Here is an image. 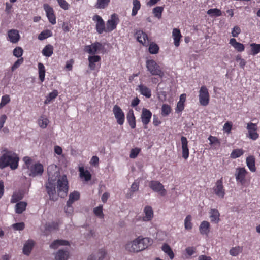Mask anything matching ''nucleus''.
Here are the masks:
<instances>
[{
    "label": "nucleus",
    "instance_id": "obj_1",
    "mask_svg": "<svg viewBox=\"0 0 260 260\" xmlns=\"http://www.w3.org/2000/svg\"><path fill=\"white\" fill-rule=\"evenodd\" d=\"M48 180L46 184V188L50 199L54 200L55 196L56 184L58 195L61 198H64L67 196L69 190V182L66 175H60L59 172L56 171L53 175L50 172H48Z\"/></svg>",
    "mask_w": 260,
    "mask_h": 260
},
{
    "label": "nucleus",
    "instance_id": "obj_2",
    "mask_svg": "<svg viewBox=\"0 0 260 260\" xmlns=\"http://www.w3.org/2000/svg\"><path fill=\"white\" fill-rule=\"evenodd\" d=\"M19 158L15 152L4 148L1 151L0 156V169H3L10 167L12 170L18 168Z\"/></svg>",
    "mask_w": 260,
    "mask_h": 260
},
{
    "label": "nucleus",
    "instance_id": "obj_3",
    "mask_svg": "<svg viewBox=\"0 0 260 260\" xmlns=\"http://www.w3.org/2000/svg\"><path fill=\"white\" fill-rule=\"evenodd\" d=\"M146 66L148 71L153 76H158L161 79L164 77V73L160 66L153 59H148L146 62Z\"/></svg>",
    "mask_w": 260,
    "mask_h": 260
},
{
    "label": "nucleus",
    "instance_id": "obj_4",
    "mask_svg": "<svg viewBox=\"0 0 260 260\" xmlns=\"http://www.w3.org/2000/svg\"><path fill=\"white\" fill-rule=\"evenodd\" d=\"M84 51L92 55L99 52L104 53L105 52L104 45L99 42H95L90 45H86Z\"/></svg>",
    "mask_w": 260,
    "mask_h": 260
},
{
    "label": "nucleus",
    "instance_id": "obj_5",
    "mask_svg": "<svg viewBox=\"0 0 260 260\" xmlns=\"http://www.w3.org/2000/svg\"><path fill=\"white\" fill-rule=\"evenodd\" d=\"M120 22L119 17L116 13L112 14L106 24V32H110L117 28V26Z\"/></svg>",
    "mask_w": 260,
    "mask_h": 260
},
{
    "label": "nucleus",
    "instance_id": "obj_6",
    "mask_svg": "<svg viewBox=\"0 0 260 260\" xmlns=\"http://www.w3.org/2000/svg\"><path fill=\"white\" fill-rule=\"evenodd\" d=\"M199 99L201 105L206 106L209 104L210 95L208 89L205 86H202L199 91Z\"/></svg>",
    "mask_w": 260,
    "mask_h": 260
},
{
    "label": "nucleus",
    "instance_id": "obj_7",
    "mask_svg": "<svg viewBox=\"0 0 260 260\" xmlns=\"http://www.w3.org/2000/svg\"><path fill=\"white\" fill-rule=\"evenodd\" d=\"M212 189L214 193L219 198L223 199L224 197L225 190L223 186V177L216 181Z\"/></svg>",
    "mask_w": 260,
    "mask_h": 260
},
{
    "label": "nucleus",
    "instance_id": "obj_8",
    "mask_svg": "<svg viewBox=\"0 0 260 260\" xmlns=\"http://www.w3.org/2000/svg\"><path fill=\"white\" fill-rule=\"evenodd\" d=\"M112 111L117 123L122 125L125 121V114L122 109L118 105H115L113 107Z\"/></svg>",
    "mask_w": 260,
    "mask_h": 260
},
{
    "label": "nucleus",
    "instance_id": "obj_9",
    "mask_svg": "<svg viewBox=\"0 0 260 260\" xmlns=\"http://www.w3.org/2000/svg\"><path fill=\"white\" fill-rule=\"evenodd\" d=\"M248 172L244 167L236 168L235 176L237 183L244 185L246 182V176Z\"/></svg>",
    "mask_w": 260,
    "mask_h": 260
},
{
    "label": "nucleus",
    "instance_id": "obj_10",
    "mask_svg": "<svg viewBox=\"0 0 260 260\" xmlns=\"http://www.w3.org/2000/svg\"><path fill=\"white\" fill-rule=\"evenodd\" d=\"M93 21L95 23V29L99 34L106 32V24L103 18L99 15L95 14L92 17Z\"/></svg>",
    "mask_w": 260,
    "mask_h": 260
},
{
    "label": "nucleus",
    "instance_id": "obj_11",
    "mask_svg": "<svg viewBox=\"0 0 260 260\" xmlns=\"http://www.w3.org/2000/svg\"><path fill=\"white\" fill-rule=\"evenodd\" d=\"M43 8L49 22L52 25L55 24L56 23V17L53 8L48 4H44Z\"/></svg>",
    "mask_w": 260,
    "mask_h": 260
},
{
    "label": "nucleus",
    "instance_id": "obj_12",
    "mask_svg": "<svg viewBox=\"0 0 260 260\" xmlns=\"http://www.w3.org/2000/svg\"><path fill=\"white\" fill-rule=\"evenodd\" d=\"M246 128L248 131V137L253 140H256L259 137V134L257 133L258 127L256 123L249 122L247 124Z\"/></svg>",
    "mask_w": 260,
    "mask_h": 260
},
{
    "label": "nucleus",
    "instance_id": "obj_13",
    "mask_svg": "<svg viewBox=\"0 0 260 260\" xmlns=\"http://www.w3.org/2000/svg\"><path fill=\"white\" fill-rule=\"evenodd\" d=\"M136 240L139 247L138 248L136 249L139 250V251L145 249L152 243V241L149 238H143L142 236H139Z\"/></svg>",
    "mask_w": 260,
    "mask_h": 260
},
{
    "label": "nucleus",
    "instance_id": "obj_14",
    "mask_svg": "<svg viewBox=\"0 0 260 260\" xmlns=\"http://www.w3.org/2000/svg\"><path fill=\"white\" fill-rule=\"evenodd\" d=\"M152 117V113L151 112L146 109L143 108L142 110V113L141 115V119L144 128L145 129L147 128V125L150 122L151 119Z\"/></svg>",
    "mask_w": 260,
    "mask_h": 260
},
{
    "label": "nucleus",
    "instance_id": "obj_15",
    "mask_svg": "<svg viewBox=\"0 0 260 260\" xmlns=\"http://www.w3.org/2000/svg\"><path fill=\"white\" fill-rule=\"evenodd\" d=\"M20 39V35L17 29H12L7 32V40L13 44L17 43Z\"/></svg>",
    "mask_w": 260,
    "mask_h": 260
},
{
    "label": "nucleus",
    "instance_id": "obj_16",
    "mask_svg": "<svg viewBox=\"0 0 260 260\" xmlns=\"http://www.w3.org/2000/svg\"><path fill=\"white\" fill-rule=\"evenodd\" d=\"M181 143L182 149V156L184 159L186 160L189 157V150L188 147V141L185 137L181 136Z\"/></svg>",
    "mask_w": 260,
    "mask_h": 260
},
{
    "label": "nucleus",
    "instance_id": "obj_17",
    "mask_svg": "<svg viewBox=\"0 0 260 260\" xmlns=\"http://www.w3.org/2000/svg\"><path fill=\"white\" fill-rule=\"evenodd\" d=\"M149 187L154 191L159 192L161 196L166 194V191L164 185L157 181H151L149 183Z\"/></svg>",
    "mask_w": 260,
    "mask_h": 260
},
{
    "label": "nucleus",
    "instance_id": "obj_18",
    "mask_svg": "<svg viewBox=\"0 0 260 260\" xmlns=\"http://www.w3.org/2000/svg\"><path fill=\"white\" fill-rule=\"evenodd\" d=\"M135 37L137 41L144 46H147L149 44V40L147 35L142 30H137L135 34Z\"/></svg>",
    "mask_w": 260,
    "mask_h": 260
},
{
    "label": "nucleus",
    "instance_id": "obj_19",
    "mask_svg": "<svg viewBox=\"0 0 260 260\" xmlns=\"http://www.w3.org/2000/svg\"><path fill=\"white\" fill-rule=\"evenodd\" d=\"M44 171L43 165L40 163H36L30 168L29 175L35 177L37 175H41Z\"/></svg>",
    "mask_w": 260,
    "mask_h": 260
},
{
    "label": "nucleus",
    "instance_id": "obj_20",
    "mask_svg": "<svg viewBox=\"0 0 260 260\" xmlns=\"http://www.w3.org/2000/svg\"><path fill=\"white\" fill-rule=\"evenodd\" d=\"M88 60L89 61V68L91 70H94L96 68V63H98V68L99 69L101 67V63L100 62L101 61V58L99 55H91L89 56L88 58Z\"/></svg>",
    "mask_w": 260,
    "mask_h": 260
},
{
    "label": "nucleus",
    "instance_id": "obj_21",
    "mask_svg": "<svg viewBox=\"0 0 260 260\" xmlns=\"http://www.w3.org/2000/svg\"><path fill=\"white\" fill-rule=\"evenodd\" d=\"M143 212L145 214V216L143 217V221H150L153 217V211L151 206L148 205L145 206Z\"/></svg>",
    "mask_w": 260,
    "mask_h": 260
},
{
    "label": "nucleus",
    "instance_id": "obj_22",
    "mask_svg": "<svg viewBox=\"0 0 260 260\" xmlns=\"http://www.w3.org/2000/svg\"><path fill=\"white\" fill-rule=\"evenodd\" d=\"M180 30L178 28H174L172 31V37L174 40V45L178 47L180 45V40L182 38Z\"/></svg>",
    "mask_w": 260,
    "mask_h": 260
},
{
    "label": "nucleus",
    "instance_id": "obj_23",
    "mask_svg": "<svg viewBox=\"0 0 260 260\" xmlns=\"http://www.w3.org/2000/svg\"><path fill=\"white\" fill-rule=\"evenodd\" d=\"M126 118L131 128L132 129L135 128L136 126V118L132 109L129 110L127 113Z\"/></svg>",
    "mask_w": 260,
    "mask_h": 260
},
{
    "label": "nucleus",
    "instance_id": "obj_24",
    "mask_svg": "<svg viewBox=\"0 0 260 260\" xmlns=\"http://www.w3.org/2000/svg\"><path fill=\"white\" fill-rule=\"evenodd\" d=\"M210 229V224L208 221H203L199 226V231L201 234L208 235Z\"/></svg>",
    "mask_w": 260,
    "mask_h": 260
},
{
    "label": "nucleus",
    "instance_id": "obj_25",
    "mask_svg": "<svg viewBox=\"0 0 260 260\" xmlns=\"http://www.w3.org/2000/svg\"><path fill=\"white\" fill-rule=\"evenodd\" d=\"M211 222L218 223L220 221V213L217 209H211L209 212Z\"/></svg>",
    "mask_w": 260,
    "mask_h": 260
},
{
    "label": "nucleus",
    "instance_id": "obj_26",
    "mask_svg": "<svg viewBox=\"0 0 260 260\" xmlns=\"http://www.w3.org/2000/svg\"><path fill=\"white\" fill-rule=\"evenodd\" d=\"M79 175L81 178L84 179L85 181H88L91 179V174L87 170H85L84 167H79Z\"/></svg>",
    "mask_w": 260,
    "mask_h": 260
},
{
    "label": "nucleus",
    "instance_id": "obj_27",
    "mask_svg": "<svg viewBox=\"0 0 260 260\" xmlns=\"http://www.w3.org/2000/svg\"><path fill=\"white\" fill-rule=\"evenodd\" d=\"M246 165L250 171L254 172L256 171L255 159L254 156L250 155L246 158Z\"/></svg>",
    "mask_w": 260,
    "mask_h": 260
},
{
    "label": "nucleus",
    "instance_id": "obj_28",
    "mask_svg": "<svg viewBox=\"0 0 260 260\" xmlns=\"http://www.w3.org/2000/svg\"><path fill=\"white\" fill-rule=\"evenodd\" d=\"M35 242L32 240H28L24 244L23 248V252L25 255H29L34 246Z\"/></svg>",
    "mask_w": 260,
    "mask_h": 260
},
{
    "label": "nucleus",
    "instance_id": "obj_29",
    "mask_svg": "<svg viewBox=\"0 0 260 260\" xmlns=\"http://www.w3.org/2000/svg\"><path fill=\"white\" fill-rule=\"evenodd\" d=\"M229 43L238 52H243L245 49L244 44L238 42L234 38L230 40Z\"/></svg>",
    "mask_w": 260,
    "mask_h": 260
},
{
    "label": "nucleus",
    "instance_id": "obj_30",
    "mask_svg": "<svg viewBox=\"0 0 260 260\" xmlns=\"http://www.w3.org/2000/svg\"><path fill=\"white\" fill-rule=\"evenodd\" d=\"M139 91L141 94L147 98H150L151 96V91L150 89L144 84H141L138 86Z\"/></svg>",
    "mask_w": 260,
    "mask_h": 260
},
{
    "label": "nucleus",
    "instance_id": "obj_31",
    "mask_svg": "<svg viewBox=\"0 0 260 260\" xmlns=\"http://www.w3.org/2000/svg\"><path fill=\"white\" fill-rule=\"evenodd\" d=\"M136 240L135 239L133 241H131L128 243L126 245L125 248L126 249L131 252H139V250L136 249V248H138V244L136 243Z\"/></svg>",
    "mask_w": 260,
    "mask_h": 260
},
{
    "label": "nucleus",
    "instance_id": "obj_32",
    "mask_svg": "<svg viewBox=\"0 0 260 260\" xmlns=\"http://www.w3.org/2000/svg\"><path fill=\"white\" fill-rule=\"evenodd\" d=\"M69 243L68 241L64 240H55L50 245L51 248L55 249L60 245H68Z\"/></svg>",
    "mask_w": 260,
    "mask_h": 260
},
{
    "label": "nucleus",
    "instance_id": "obj_33",
    "mask_svg": "<svg viewBox=\"0 0 260 260\" xmlns=\"http://www.w3.org/2000/svg\"><path fill=\"white\" fill-rule=\"evenodd\" d=\"M53 47L51 44L46 45L42 51V54L45 57H50L53 53Z\"/></svg>",
    "mask_w": 260,
    "mask_h": 260
},
{
    "label": "nucleus",
    "instance_id": "obj_34",
    "mask_svg": "<svg viewBox=\"0 0 260 260\" xmlns=\"http://www.w3.org/2000/svg\"><path fill=\"white\" fill-rule=\"evenodd\" d=\"M69 253L68 251L59 250L55 255L56 260H67L69 257Z\"/></svg>",
    "mask_w": 260,
    "mask_h": 260
},
{
    "label": "nucleus",
    "instance_id": "obj_35",
    "mask_svg": "<svg viewBox=\"0 0 260 260\" xmlns=\"http://www.w3.org/2000/svg\"><path fill=\"white\" fill-rule=\"evenodd\" d=\"M27 203L21 201L17 203L15 206V211L18 214L22 213L26 209Z\"/></svg>",
    "mask_w": 260,
    "mask_h": 260
},
{
    "label": "nucleus",
    "instance_id": "obj_36",
    "mask_svg": "<svg viewBox=\"0 0 260 260\" xmlns=\"http://www.w3.org/2000/svg\"><path fill=\"white\" fill-rule=\"evenodd\" d=\"M38 70H39V78L40 80L43 82L45 80V68L44 64L42 63H39L38 64Z\"/></svg>",
    "mask_w": 260,
    "mask_h": 260
},
{
    "label": "nucleus",
    "instance_id": "obj_37",
    "mask_svg": "<svg viewBox=\"0 0 260 260\" xmlns=\"http://www.w3.org/2000/svg\"><path fill=\"white\" fill-rule=\"evenodd\" d=\"M161 249H162V250L165 253H166L167 255H168V256H169V257L171 259H172L174 258V252H173V250H172V249L171 248L170 246L168 244H166V243L164 244L162 246Z\"/></svg>",
    "mask_w": 260,
    "mask_h": 260
},
{
    "label": "nucleus",
    "instance_id": "obj_38",
    "mask_svg": "<svg viewBox=\"0 0 260 260\" xmlns=\"http://www.w3.org/2000/svg\"><path fill=\"white\" fill-rule=\"evenodd\" d=\"M80 193L77 191L71 192L69 195V198L68 200V204H72L74 202L78 201L80 199Z\"/></svg>",
    "mask_w": 260,
    "mask_h": 260
},
{
    "label": "nucleus",
    "instance_id": "obj_39",
    "mask_svg": "<svg viewBox=\"0 0 260 260\" xmlns=\"http://www.w3.org/2000/svg\"><path fill=\"white\" fill-rule=\"evenodd\" d=\"M148 45V50L150 54H156L158 53L159 47L157 44L152 42L150 44L149 43Z\"/></svg>",
    "mask_w": 260,
    "mask_h": 260
},
{
    "label": "nucleus",
    "instance_id": "obj_40",
    "mask_svg": "<svg viewBox=\"0 0 260 260\" xmlns=\"http://www.w3.org/2000/svg\"><path fill=\"white\" fill-rule=\"evenodd\" d=\"M110 2V0H97L95 7L97 9H104L108 6Z\"/></svg>",
    "mask_w": 260,
    "mask_h": 260
},
{
    "label": "nucleus",
    "instance_id": "obj_41",
    "mask_svg": "<svg viewBox=\"0 0 260 260\" xmlns=\"http://www.w3.org/2000/svg\"><path fill=\"white\" fill-rule=\"evenodd\" d=\"M133 9L132 12V16H135L137 15L138 11L141 8V3L139 0L133 1Z\"/></svg>",
    "mask_w": 260,
    "mask_h": 260
},
{
    "label": "nucleus",
    "instance_id": "obj_42",
    "mask_svg": "<svg viewBox=\"0 0 260 260\" xmlns=\"http://www.w3.org/2000/svg\"><path fill=\"white\" fill-rule=\"evenodd\" d=\"M52 36V32L50 30L46 29L42 31L38 36V39L44 40Z\"/></svg>",
    "mask_w": 260,
    "mask_h": 260
},
{
    "label": "nucleus",
    "instance_id": "obj_43",
    "mask_svg": "<svg viewBox=\"0 0 260 260\" xmlns=\"http://www.w3.org/2000/svg\"><path fill=\"white\" fill-rule=\"evenodd\" d=\"M244 153V151L242 149H234L231 153V158L236 159L242 156Z\"/></svg>",
    "mask_w": 260,
    "mask_h": 260
},
{
    "label": "nucleus",
    "instance_id": "obj_44",
    "mask_svg": "<svg viewBox=\"0 0 260 260\" xmlns=\"http://www.w3.org/2000/svg\"><path fill=\"white\" fill-rule=\"evenodd\" d=\"M207 13L208 15L212 17H219L222 15L221 11L217 8L210 9L207 11Z\"/></svg>",
    "mask_w": 260,
    "mask_h": 260
},
{
    "label": "nucleus",
    "instance_id": "obj_45",
    "mask_svg": "<svg viewBox=\"0 0 260 260\" xmlns=\"http://www.w3.org/2000/svg\"><path fill=\"white\" fill-rule=\"evenodd\" d=\"M172 111V109L170 105L167 104H164L161 107V115L162 116H168Z\"/></svg>",
    "mask_w": 260,
    "mask_h": 260
},
{
    "label": "nucleus",
    "instance_id": "obj_46",
    "mask_svg": "<svg viewBox=\"0 0 260 260\" xmlns=\"http://www.w3.org/2000/svg\"><path fill=\"white\" fill-rule=\"evenodd\" d=\"M49 123L48 118L41 116L38 119V124L42 128H45L47 126Z\"/></svg>",
    "mask_w": 260,
    "mask_h": 260
},
{
    "label": "nucleus",
    "instance_id": "obj_47",
    "mask_svg": "<svg viewBox=\"0 0 260 260\" xmlns=\"http://www.w3.org/2000/svg\"><path fill=\"white\" fill-rule=\"evenodd\" d=\"M243 251V247L241 246H236L232 247L230 250V254L233 256H236Z\"/></svg>",
    "mask_w": 260,
    "mask_h": 260
},
{
    "label": "nucleus",
    "instance_id": "obj_48",
    "mask_svg": "<svg viewBox=\"0 0 260 260\" xmlns=\"http://www.w3.org/2000/svg\"><path fill=\"white\" fill-rule=\"evenodd\" d=\"M23 195L21 192H14L11 199V202L14 203H17L23 198Z\"/></svg>",
    "mask_w": 260,
    "mask_h": 260
},
{
    "label": "nucleus",
    "instance_id": "obj_49",
    "mask_svg": "<svg viewBox=\"0 0 260 260\" xmlns=\"http://www.w3.org/2000/svg\"><path fill=\"white\" fill-rule=\"evenodd\" d=\"M191 216L190 215L186 216L184 220V227L187 230H190L192 228V223H191Z\"/></svg>",
    "mask_w": 260,
    "mask_h": 260
},
{
    "label": "nucleus",
    "instance_id": "obj_50",
    "mask_svg": "<svg viewBox=\"0 0 260 260\" xmlns=\"http://www.w3.org/2000/svg\"><path fill=\"white\" fill-rule=\"evenodd\" d=\"M164 11V7L157 6L154 8L153 9V13L155 17L158 18V19L161 18L162 13Z\"/></svg>",
    "mask_w": 260,
    "mask_h": 260
},
{
    "label": "nucleus",
    "instance_id": "obj_51",
    "mask_svg": "<svg viewBox=\"0 0 260 260\" xmlns=\"http://www.w3.org/2000/svg\"><path fill=\"white\" fill-rule=\"evenodd\" d=\"M251 54L255 55L260 52V44L252 43L250 44Z\"/></svg>",
    "mask_w": 260,
    "mask_h": 260
},
{
    "label": "nucleus",
    "instance_id": "obj_52",
    "mask_svg": "<svg viewBox=\"0 0 260 260\" xmlns=\"http://www.w3.org/2000/svg\"><path fill=\"white\" fill-rule=\"evenodd\" d=\"M23 53V50L21 47H16L13 51V55L17 58L21 57Z\"/></svg>",
    "mask_w": 260,
    "mask_h": 260
},
{
    "label": "nucleus",
    "instance_id": "obj_53",
    "mask_svg": "<svg viewBox=\"0 0 260 260\" xmlns=\"http://www.w3.org/2000/svg\"><path fill=\"white\" fill-rule=\"evenodd\" d=\"M94 214L100 217V218H103L104 217V214L103 213V206L102 205H99V206L95 207L94 209L93 210Z\"/></svg>",
    "mask_w": 260,
    "mask_h": 260
},
{
    "label": "nucleus",
    "instance_id": "obj_54",
    "mask_svg": "<svg viewBox=\"0 0 260 260\" xmlns=\"http://www.w3.org/2000/svg\"><path fill=\"white\" fill-rule=\"evenodd\" d=\"M208 140L210 141V145L211 146L217 145L218 146H219L220 145V142L219 140L215 136H210L208 137Z\"/></svg>",
    "mask_w": 260,
    "mask_h": 260
},
{
    "label": "nucleus",
    "instance_id": "obj_55",
    "mask_svg": "<svg viewBox=\"0 0 260 260\" xmlns=\"http://www.w3.org/2000/svg\"><path fill=\"white\" fill-rule=\"evenodd\" d=\"M10 102V97L9 95L6 94L2 96L0 103V108L5 106Z\"/></svg>",
    "mask_w": 260,
    "mask_h": 260
},
{
    "label": "nucleus",
    "instance_id": "obj_56",
    "mask_svg": "<svg viewBox=\"0 0 260 260\" xmlns=\"http://www.w3.org/2000/svg\"><path fill=\"white\" fill-rule=\"evenodd\" d=\"M24 61L23 58L21 57L20 58L18 59L13 64V65L11 67V70L12 71H15L17 68H18L21 64L23 63Z\"/></svg>",
    "mask_w": 260,
    "mask_h": 260
},
{
    "label": "nucleus",
    "instance_id": "obj_57",
    "mask_svg": "<svg viewBox=\"0 0 260 260\" xmlns=\"http://www.w3.org/2000/svg\"><path fill=\"white\" fill-rule=\"evenodd\" d=\"M141 151V149L138 147L132 149L130 152L129 157L131 158H135Z\"/></svg>",
    "mask_w": 260,
    "mask_h": 260
},
{
    "label": "nucleus",
    "instance_id": "obj_58",
    "mask_svg": "<svg viewBox=\"0 0 260 260\" xmlns=\"http://www.w3.org/2000/svg\"><path fill=\"white\" fill-rule=\"evenodd\" d=\"M59 224L56 222H52L46 225V228L49 231L55 230L58 229Z\"/></svg>",
    "mask_w": 260,
    "mask_h": 260
},
{
    "label": "nucleus",
    "instance_id": "obj_59",
    "mask_svg": "<svg viewBox=\"0 0 260 260\" xmlns=\"http://www.w3.org/2000/svg\"><path fill=\"white\" fill-rule=\"evenodd\" d=\"M59 6L63 9L66 10L70 8V5L66 0H57Z\"/></svg>",
    "mask_w": 260,
    "mask_h": 260
},
{
    "label": "nucleus",
    "instance_id": "obj_60",
    "mask_svg": "<svg viewBox=\"0 0 260 260\" xmlns=\"http://www.w3.org/2000/svg\"><path fill=\"white\" fill-rule=\"evenodd\" d=\"M232 128V123L231 122L228 121L224 124L223 129L225 132L230 134L231 132Z\"/></svg>",
    "mask_w": 260,
    "mask_h": 260
},
{
    "label": "nucleus",
    "instance_id": "obj_61",
    "mask_svg": "<svg viewBox=\"0 0 260 260\" xmlns=\"http://www.w3.org/2000/svg\"><path fill=\"white\" fill-rule=\"evenodd\" d=\"M12 227L15 230H23L25 228V224L23 222H19L13 224Z\"/></svg>",
    "mask_w": 260,
    "mask_h": 260
},
{
    "label": "nucleus",
    "instance_id": "obj_62",
    "mask_svg": "<svg viewBox=\"0 0 260 260\" xmlns=\"http://www.w3.org/2000/svg\"><path fill=\"white\" fill-rule=\"evenodd\" d=\"M185 252L189 256H191L196 253V248L194 247H187L185 249Z\"/></svg>",
    "mask_w": 260,
    "mask_h": 260
},
{
    "label": "nucleus",
    "instance_id": "obj_63",
    "mask_svg": "<svg viewBox=\"0 0 260 260\" xmlns=\"http://www.w3.org/2000/svg\"><path fill=\"white\" fill-rule=\"evenodd\" d=\"M241 32V29L238 26H235L232 31V35L234 37H238Z\"/></svg>",
    "mask_w": 260,
    "mask_h": 260
},
{
    "label": "nucleus",
    "instance_id": "obj_64",
    "mask_svg": "<svg viewBox=\"0 0 260 260\" xmlns=\"http://www.w3.org/2000/svg\"><path fill=\"white\" fill-rule=\"evenodd\" d=\"M184 109V103L178 102L177 104V106L175 108V111L177 113H179L182 112Z\"/></svg>",
    "mask_w": 260,
    "mask_h": 260
}]
</instances>
